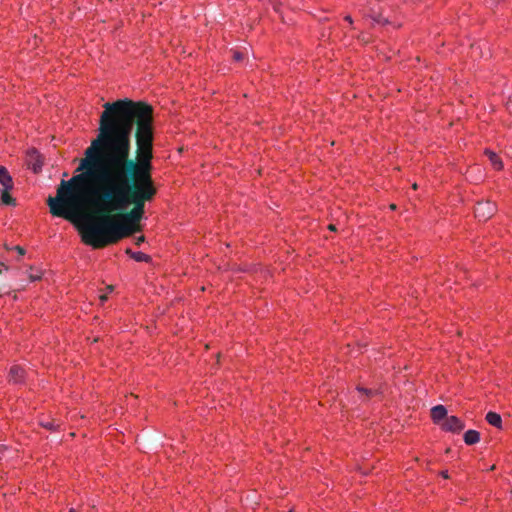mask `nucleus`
I'll use <instances>...</instances> for the list:
<instances>
[{
    "mask_svg": "<svg viewBox=\"0 0 512 512\" xmlns=\"http://www.w3.org/2000/svg\"><path fill=\"white\" fill-rule=\"evenodd\" d=\"M490 1L492 2V4H494V3H495V0H490Z\"/></svg>",
    "mask_w": 512,
    "mask_h": 512,
    "instance_id": "nucleus-31",
    "label": "nucleus"
},
{
    "mask_svg": "<svg viewBox=\"0 0 512 512\" xmlns=\"http://www.w3.org/2000/svg\"><path fill=\"white\" fill-rule=\"evenodd\" d=\"M441 475L446 479L449 478L447 471H443Z\"/></svg>",
    "mask_w": 512,
    "mask_h": 512,
    "instance_id": "nucleus-26",
    "label": "nucleus"
},
{
    "mask_svg": "<svg viewBox=\"0 0 512 512\" xmlns=\"http://www.w3.org/2000/svg\"><path fill=\"white\" fill-rule=\"evenodd\" d=\"M145 241V237L144 236H139L137 239H136V245H140L141 243H143Z\"/></svg>",
    "mask_w": 512,
    "mask_h": 512,
    "instance_id": "nucleus-20",
    "label": "nucleus"
},
{
    "mask_svg": "<svg viewBox=\"0 0 512 512\" xmlns=\"http://www.w3.org/2000/svg\"><path fill=\"white\" fill-rule=\"evenodd\" d=\"M478 47H475L474 45L472 46V49H473V52H475V50L477 49Z\"/></svg>",
    "mask_w": 512,
    "mask_h": 512,
    "instance_id": "nucleus-29",
    "label": "nucleus"
},
{
    "mask_svg": "<svg viewBox=\"0 0 512 512\" xmlns=\"http://www.w3.org/2000/svg\"><path fill=\"white\" fill-rule=\"evenodd\" d=\"M345 20L348 21L349 23H352V18L349 15L345 17Z\"/></svg>",
    "mask_w": 512,
    "mask_h": 512,
    "instance_id": "nucleus-27",
    "label": "nucleus"
},
{
    "mask_svg": "<svg viewBox=\"0 0 512 512\" xmlns=\"http://www.w3.org/2000/svg\"><path fill=\"white\" fill-rule=\"evenodd\" d=\"M126 253L137 262H148L150 256L142 252H133L131 249H127Z\"/></svg>",
    "mask_w": 512,
    "mask_h": 512,
    "instance_id": "nucleus-12",
    "label": "nucleus"
},
{
    "mask_svg": "<svg viewBox=\"0 0 512 512\" xmlns=\"http://www.w3.org/2000/svg\"><path fill=\"white\" fill-rule=\"evenodd\" d=\"M12 189H6L3 188L2 194H1V201L5 205H15V199L10 195V191Z\"/></svg>",
    "mask_w": 512,
    "mask_h": 512,
    "instance_id": "nucleus-13",
    "label": "nucleus"
},
{
    "mask_svg": "<svg viewBox=\"0 0 512 512\" xmlns=\"http://www.w3.org/2000/svg\"><path fill=\"white\" fill-rule=\"evenodd\" d=\"M107 298H108V297H107V294H103V295H101V296L99 297V299H100V301H101L102 303H103V302H105V301L107 300Z\"/></svg>",
    "mask_w": 512,
    "mask_h": 512,
    "instance_id": "nucleus-21",
    "label": "nucleus"
},
{
    "mask_svg": "<svg viewBox=\"0 0 512 512\" xmlns=\"http://www.w3.org/2000/svg\"><path fill=\"white\" fill-rule=\"evenodd\" d=\"M357 390L364 394L366 396V398H370V397H373L377 394H379V391L378 390H375V389H366V388H363V387H360L358 386L357 387Z\"/></svg>",
    "mask_w": 512,
    "mask_h": 512,
    "instance_id": "nucleus-14",
    "label": "nucleus"
},
{
    "mask_svg": "<svg viewBox=\"0 0 512 512\" xmlns=\"http://www.w3.org/2000/svg\"><path fill=\"white\" fill-rule=\"evenodd\" d=\"M42 426L47 428V429H55V427L57 426L54 422L52 421H47V422H42Z\"/></svg>",
    "mask_w": 512,
    "mask_h": 512,
    "instance_id": "nucleus-17",
    "label": "nucleus"
},
{
    "mask_svg": "<svg viewBox=\"0 0 512 512\" xmlns=\"http://www.w3.org/2000/svg\"><path fill=\"white\" fill-rule=\"evenodd\" d=\"M464 423L456 416L447 417L442 423V428L446 431L458 433L464 429Z\"/></svg>",
    "mask_w": 512,
    "mask_h": 512,
    "instance_id": "nucleus-5",
    "label": "nucleus"
},
{
    "mask_svg": "<svg viewBox=\"0 0 512 512\" xmlns=\"http://www.w3.org/2000/svg\"><path fill=\"white\" fill-rule=\"evenodd\" d=\"M328 228H329V230H331V231H335V230H336V226H335L334 224H330V225L328 226Z\"/></svg>",
    "mask_w": 512,
    "mask_h": 512,
    "instance_id": "nucleus-22",
    "label": "nucleus"
},
{
    "mask_svg": "<svg viewBox=\"0 0 512 512\" xmlns=\"http://www.w3.org/2000/svg\"><path fill=\"white\" fill-rule=\"evenodd\" d=\"M99 120L98 135L84 151V155L112 153L113 143L119 137L127 136L131 146V134L136 126L137 152H152L153 149V108L145 102H134L128 98L107 102Z\"/></svg>",
    "mask_w": 512,
    "mask_h": 512,
    "instance_id": "nucleus-3",
    "label": "nucleus"
},
{
    "mask_svg": "<svg viewBox=\"0 0 512 512\" xmlns=\"http://www.w3.org/2000/svg\"><path fill=\"white\" fill-rule=\"evenodd\" d=\"M370 17L372 18L373 22L376 24L385 25V24L389 23L388 20L381 15H372L371 14Z\"/></svg>",
    "mask_w": 512,
    "mask_h": 512,
    "instance_id": "nucleus-16",
    "label": "nucleus"
},
{
    "mask_svg": "<svg viewBox=\"0 0 512 512\" xmlns=\"http://www.w3.org/2000/svg\"><path fill=\"white\" fill-rule=\"evenodd\" d=\"M390 208H391L392 210H394V209H396V205H395V204H391V205H390Z\"/></svg>",
    "mask_w": 512,
    "mask_h": 512,
    "instance_id": "nucleus-28",
    "label": "nucleus"
},
{
    "mask_svg": "<svg viewBox=\"0 0 512 512\" xmlns=\"http://www.w3.org/2000/svg\"><path fill=\"white\" fill-rule=\"evenodd\" d=\"M25 373L26 372L22 367L14 365L9 371V381L15 384L21 383L24 379Z\"/></svg>",
    "mask_w": 512,
    "mask_h": 512,
    "instance_id": "nucleus-6",
    "label": "nucleus"
},
{
    "mask_svg": "<svg viewBox=\"0 0 512 512\" xmlns=\"http://www.w3.org/2000/svg\"><path fill=\"white\" fill-rule=\"evenodd\" d=\"M0 184L6 189H13L14 187L13 179L4 166H0Z\"/></svg>",
    "mask_w": 512,
    "mask_h": 512,
    "instance_id": "nucleus-8",
    "label": "nucleus"
},
{
    "mask_svg": "<svg viewBox=\"0 0 512 512\" xmlns=\"http://www.w3.org/2000/svg\"><path fill=\"white\" fill-rule=\"evenodd\" d=\"M431 417L435 423L445 421L447 418V409L443 405H436L431 409Z\"/></svg>",
    "mask_w": 512,
    "mask_h": 512,
    "instance_id": "nucleus-7",
    "label": "nucleus"
},
{
    "mask_svg": "<svg viewBox=\"0 0 512 512\" xmlns=\"http://www.w3.org/2000/svg\"><path fill=\"white\" fill-rule=\"evenodd\" d=\"M486 421L494 426V427H497V428H502V419H501V416L496 413V412H488L486 414Z\"/></svg>",
    "mask_w": 512,
    "mask_h": 512,
    "instance_id": "nucleus-10",
    "label": "nucleus"
},
{
    "mask_svg": "<svg viewBox=\"0 0 512 512\" xmlns=\"http://www.w3.org/2000/svg\"><path fill=\"white\" fill-rule=\"evenodd\" d=\"M506 105H507V109H508L509 111H511V108H512V102H511V101H508Z\"/></svg>",
    "mask_w": 512,
    "mask_h": 512,
    "instance_id": "nucleus-23",
    "label": "nucleus"
},
{
    "mask_svg": "<svg viewBox=\"0 0 512 512\" xmlns=\"http://www.w3.org/2000/svg\"><path fill=\"white\" fill-rule=\"evenodd\" d=\"M233 59L235 61H241L243 59V54L239 51H234L233 52Z\"/></svg>",
    "mask_w": 512,
    "mask_h": 512,
    "instance_id": "nucleus-18",
    "label": "nucleus"
},
{
    "mask_svg": "<svg viewBox=\"0 0 512 512\" xmlns=\"http://www.w3.org/2000/svg\"><path fill=\"white\" fill-rule=\"evenodd\" d=\"M127 138L125 135L115 139L112 153L84 155L78 170H86L102 184L125 195L132 204L145 209V203L157 193L151 175L153 152H137L133 158Z\"/></svg>",
    "mask_w": 512,
    "mask_h": 512,
    "instance_id": "nucleus-2",
    "label": "nucleus"
},
{
    "mask_svg": "<svg viewBox=\"0 0 512 512\" xmlns=\"http://www.w3.org/2000/svg\"><path fill=\"white\" fill-rule=\"evenodd\" d=\"M485 154L487 155V157L489 158L491 164L493 165V167L495 169L500 170L503 168L502 161L495 152H493L491 150H486Z\"/></svg>",
    "mask_w": 512,
    "mask_h": 512,
    "instance_id": "nucleus-11",
    "label": "nucleus"
},
{
    "mask_svg": "<svg viewBox=\"0 0 512 512\" xmlns=\"http://www.w3.org/2000/svg\"><path fill=\"white\" fill-rule=\"evenodd\" d=\"M289 512H294V510H293V509H291Z\"/></svg>",
    "mask_w": 512,
    "mask_h": 512,
    "instance_id": "nucleus-32",
    "label": "nucleus"
},
{
    "mask_svg": "<svg viewBox=\"0 0 512 512\" xmlns=\"http://www.w3.org/2000/svg\"><path fill=\"white\" fill-rule=\"evenodd\" d=\"M480 441V434L476 430H468L464 434V442L467 445H473Z\"/></svg>",
    "mask_w": 512,
    "mask_h": 512,
    "instance_id": "nucleus-9",
    "label": "nucleus"
},
{
    "mask_svg": "<svg viewBox=\"0 0 512 512\" xmlns=\"http://www.w3.org/2000/svg\"><path fill=\"white\" fill-rule=\"evenodd\" d=\"M14 249L19 253V255H24L25 254V250L21 246H15Z\"/></svg>",
    "mask_w": 512,
    "mask_h": 512,
    "instance_id": "nucleus-19",
    "label": "nucleus"
},
{
    "mask_svg": "<svg viewBox=\"0 0 512 512\" xmlns=\"http://www.w3.org/2000/svg\"><path fill=\"white\" fill-rule=\"evenodd\" d=\"M30 278L32 281H35V280L40 279V276L31 275Z\"/></svg>",
    "mask_w": 512,
    "mask_h": 512,
    "instance_id": "nucleus-25",
    "label": "nucleus"
},
{
    "mask_svg": "<svg viewBox=\"0 0 512 512\" xmlns=\"http://www.w3.org/2000/svg\"><path fill=\"white\" fill-rule=\"evenodd\" d=\"M62 180L55 197H48L50 213L79 225L82 241L94 249L115 244L140 230L144 209L132 204L122 193L101 184L86 170Z\"/></svg>",
    "mask_w": 512,
    "mask_h": 512,
    "instance_id": "nucleus-1",
    "label": "nucleus"
},
{
    "mask_svg": "<svg viewBox=\"0 0 512 512\" xmlns=\"http://www.w3.org/2000/svg\"><path fill=\"white\" fill-rule=\"evenodd\" d=\"M69 512H76V510L74 508H71Z\"/></svg>",
    "mask_w": 512,
    "mask_h": 512,
    "instance_id": "nucleus-30",
    "label": "nucleus"
},
{
    "mask_svg": "<svg viewBox=\"0 0 512 512\" xmlns=\"http://www.w3.org/2000/svg\"><path fill=\"white\" fill-rule=\"evenodd\" d=\"M31 156H35L36 157V161L33 164V171L35 173H37V172H39L41 170L42 162L39 160V154H38V152L36 150H32Z\"/></svg>",
    "mask_w": 512,
    "mask_h": 512,
    "instance_id": "nucleus-15",
    "label": "nucleus"
},
{
    "mask_svg": "<svg viewBox=\"0 0 512 512\" xmlns=\"http://www.w3.org/2000/svg\"><path fill=\"white\" fill-rule=\"evenodd\" d=\"M2 273V271L0 270V274Z\"/></svg>",
    "mask_w": 512,
    "mask_h": 512,
    "instance_id": "nucleus-33",
    "label": "nucleus"
},
{
    "mask_svg": "<svg viewBox=\"0 0 512 512\" xmlns=\"http://www.w3.org/2000/svg\"><path fill=\"white\" fill-rule=\"evenodd\" d=\"M496 210L497 207L495 203L490 201L478 202L475 207V217L478 218L479 221H486L494 215Z\"/></svg>",
    "mask_w": 512,
    "mask_h": 512,
    "instance_id": "nucleus-4",
    "label": "nucleus"
},
{
    "mask_svg": "<svg viewBox=\"0 0 512 512\" xmlns=\"http://www.w3.org/2000/svg\"><path fill=\"white\" fill-rule=\"evenodd\" d=\"M506 105H507V109H508L509 111H511V108H512V102H511V101H508Z\"/></svg>",
    "mask_w": 512,
    "mask_h": 512,
    "instance_id": "nucleus-24",
    "label": "nucleus"
}]
</instances>
